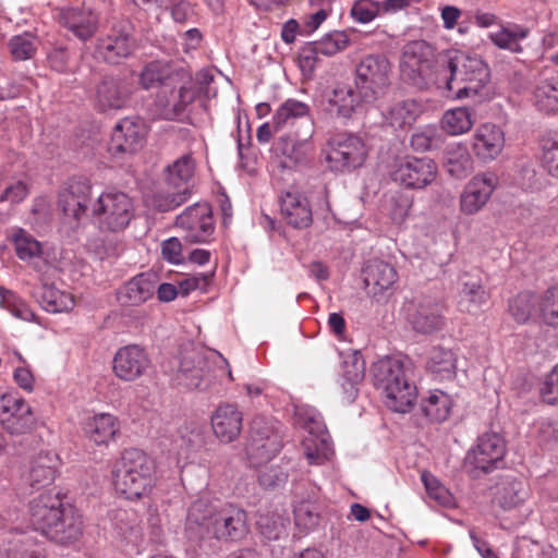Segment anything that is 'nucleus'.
<instances>
[{
  "label": "nucleus",
  "instance_id": "obj_1",
  "mask_svg": "<svg viewBox=\"0 0 558 558\" xmlns=\"http://www.w3.org/2000/svg\"><path fill=\"white\" fill-rule=\"evenodd\" d=\"M58 203L65 216L76 220L90 213L100 231H123L134 217L133 201L123 192L102 193L92 203V184L83 177L69 181Z\"/></svg>",
  "mask_w": 558,
  "mask_h": 558
},
{
  "label": "nucleus",
  "instance_id": "obj_2",
  "mask_svg": "<svg viewBox=\"0 0 558 558\" xmlns=\"http://www.w3.org/2000/svg\"><path fill=\"white\" fill-rule=\"evenodd\" d=\"M143 89L158 88L156 105L158 117L165 120L177 119L195 97L189 71L168 60H153L146 63L140 75Z\"/></svg>",
  "mask_w": 558,
  "mask_h": 558
},
{
  "label": "nucleus",
  "instance_id": "obj_3",
  "mask_svg": "<svg viewBox=\"0 0 558 558\" xmlns=\"http://www.w3.org/2000/svg\"><path fill=\"white\" fill-rule=\"evenodd\" d=\"M247 531V514L235 505L199 498L187 510L185 534L193 542L205 538L239 541Z\"/></svg>",
  "mask_w": 558,
  "mask_h": 558
},
{
  "label": "nucleus",
  "instance_id": "obj_4",
  "mask_svg": "<svg viewBox=\"0 0 558 558\" xmlns=\"http://www.w3.org/2000/svg\"><path fill=\"white\" fill-rule=\"evenodd\" d=\"M29 522L34 530L60 545L77 542L83 533L80 513L64 502L59 493L51 490L31 500Z\"/></svg>",
  "mask_w": 558,
  "mask_h": 558
},
{
  "label": "nucleus",
  "instance_id": "obj_5",
  "mask_svg": "<svg viewBox=\"0 0 558 558\" xmlns=\"http://www.w3.org/2000/svg\"><path fill=\"white\" fill-rule=\"evenodd\" d=\"M489 78L487 63L476 54L454 51L438 61L436 86L447 90L448 97L464 99L480 96Z\"/></svg>",
  "mask_w": 558,
  "mask_h": 558
},
{
  "label": "nucleus",
  "instance_id": "obj_6",
  "mask_svg": "<svg viewBox=\"0 0 558 558\" xmlns=\"http://www.w3.org/2000/svg\"><path fill=\"white\" fill-rule=\"evenodd\" d=\"M155 470L154 460L142 450H124L112 473L116 492L130 500L149 495L155 485Z\"/></svg>",
  "mask_w": 558,
  "mask_h": 558
},
{
  "label": "nucleus",
  "instance_id": "obj_7",
  "mask_svg": "<svg viewBox=\"0 0 558 558\" xmlns=\"http://www.w3.org/2000/svg\"><path fill=\"white\" fill-rule=\"evenodd\" d=\"M374 385L381 389L386 405L399 413L409 412L416 400V387L405 377L403 364L399 359L385 356L373 364Z\"/></svg>",
  "mask_w": 558,
  "mask_h": 558
},
{
  "label": "nucleus",
  "instance_id": "obj_8",
  "mask_svg": "<svg viewBox=\"0 0 558 558\" xmlns=\"http://www.w3.org/2000/svg\"><path fill=\"white\" fill-rule=\"evenodd\" d=\"M392 65L384 53H368L355 66V88L365 104L383 97L390 85Z\"/></svg>",
  "mask_w": 558,
  "mask_h": 558
},
{
  "label": "nucleus",
  "instance_id": "obj_9",
  "mask_svg": "<svg viewBox=\"0 0 558 558\" xmlns=\"http://www.w3.org/2000/svg\"><path fill=\"white\" fill-rule=\"evenodd\" d=\"M434 50L424 40H414L405 45L401 58V74L413 86L424 89L436 85L438 68L433 70Z\"/></svg>",
  "mask_w": 558,
  "mask_h": 558
},
{
  "label": "nucleus",
  "instance_id": "obj_10",
  "mask_svg": "<svg viewBox=\"0 0 558 558\" xmlns=\"http://www.w3.org/2000/svg\"><path fill=\"white\" fill-rule=\"evenodd\" d=\"M279 422L256 416L251 423L246 456L254 466H259L275 458L282 448V434Z\"/></svg>",
  "mask_w": 558,
  "mask_h": 558
},
{
  "label": "nucleus",
  "instance_id": "obj_11",
  "mask_svg": "<svg viewBox=\"0 0 558 558\" xmlns=\"http://www.w3.org/2000/svg\"><path fill=\"white\" fill-rule=\"evenodd\" d=\"M325 160L331 171L344 172L355 169L364 162L366 149L361 137L338 133L332 135L323 149Z\"/></svg>",
  "mask_w": 558,
  "mask_h": 558
},
{
  "label": "nucleus",
  "instance_id": "obj_12",
  "mask_svg": "<svg viewBox=\"0 0 558 558\" xmlns=\"http://www.w3.org/2000/svg\"><path fill=\"white\" fill-rule=\"evenodd\" d=\"M299 122L301 128L294 132L295 141L308 145L315 133V124L307 104L289 98L279 106L272 117V128L276 132L294 126Z\"/></svg>",
  "mask_w": 558,
  "mask_h": 558
},
{
  "label": "nucleus",
  "instance_id": "obj_13",
  "mask_svg": "<svg viewBox=\"0 0 558 558\" xmlns=\"http://www.w3.org/2000/svg\"><path fill=\"white\" fill-rule=\"evenodd\" d=\"M445 304L440 298L421 295L407 307V317L412 328L420 333L430 335L445 326Z\"/></svg>",
  "mask_w": 558,
  "mask_h": 558
},
{
  "label": "nucleus",
  "instance_id": "obj_14",
  "mask_svg": "<svg viewBox=\"0 0 558 558\" xmlns=\"http://www.w3.org/2000/svg\"><path fill=\"white\" fill-rule=\"evenodd\" d=\"M506 452V445L501 436L497 433H485L478 437L474 446L465 457V465L472 466L473 476L477 472L487 473L497 468Z\"/></svg>",
  "mask_w": 558,
  "mask_h": 558
},
{
  "label": "nucleus",
  "instance_id": "obj_15",
  "mask_svg": "<svg viewBox=\"0 0 558 558\" xmlns=\"http://www.w3.org/2000/svg\"><path fill=\"white\" fill-rule=\"evenodd\" d=\"M175 226L184 231V239L187 242H206L215 230L210 206L206 203H196L187 207L177 217Z\"/></svg>",
  "mask_w": 558,
  "mask_h": 558
},
{
  "label": "nucleus",
  "instance_id": "obj_16",
  "mask_svg": "<svg viewBox=\"0 0 558 558\" xmlns=\"http://www.w3.org/2000/svg\"><path fill=\"white\" fill-rule=\"evenodd\" d=\"M436 173L432 159L405 157L396 165L391 179L409 189H423L435 180Z\"/></svg>",
  "mask_w": 558,
  "mask_h": 558
},
{
  "label": "nucleus",
  "instance_id": "obj_17",
  "mask_svg": "<svg viewBox=\"0 0 558 558\" xmlns=\"http://www.w3.org/2000/svg\"><path fill=\"white\" fill-rule=\"evenodd\" d=\"M210 362L201 351L191 350L182 354L175 374L179 385L189 389H207L210 386Z\"/></svg>",
  "mask_w": 558,
  "mask_h": 558
},
{
  "label": "nucleus",
  "instance_id": "obj_18",
  "mask_svg": "<svg viewBox=\"0 0 558 558\" xmlns=\"http://www.w3.org/2000/svg\"><path fill=\"white\" fill-rule=\"evenodd\" d=\"M130 96L131 87L124 77L106 75L95 86L93 100L100 112H111L124 108Z\"/></svg>",
  "mask_w": 558,
  "mask_h": 558
},
{
  "label": "nucleus",
  "instance_id": "obj_19",
  "mask_svg": "<svg viewBox=\"0 0 558 558\" xmlns=\"http://www.w3.org/2000/svg\"><path fill=\"white\" fill-rule=\"evenodd\" d=\"M498 178L493 172L474 175L460 195V210L468 216L478 213L497 187Z\"/></svg>",
  "mask_w": 558,
  "mask_h": 558
},
{
  "label": "nucleus",
  "instance_id": "obj_20",
  "mask_svg": "<svg viewBox=\"0 0 558 558\" xmlns=\"http://www.w3.org/2000/svg\"><path fill=\"white\" fill-rule=\"evenodd\" d=\"M0 423L11 434L28 433L34 424L35 417L31 405L23 399L13 396L0 398Z\"/></svg>",
  "mask_w": 558,
  "mask_h": 558
},
{
  "label": "nucleus",
  "instance_id": "obj_21",
  "mask_svg": "<svg viewBox=\"0 0 558 558\" xmlns=\"http://www.w3.org/2000/svg\"><path fill=\"white\" fill-rule=\"evenodd\" d=\"M146 126L142 120L125 118L113 129L109 150L113 155L133 154L144 145Z\"/></svg>",
  "mask_w": 558,
  "mask_h": 558
},
{
  "label": "nucleus",
  "instance_id": "obj_22",
  "mask_svg": "<svg viewBox=\"0 0 558 558\" xmlns=\"http://www.w3.org/2000/svg\"><path fill=\"white\" fill-rule=\"evenodd\" d=\"M135 48V39L128 28L113 27L105 37L98 39L96 53L104 61L118 64L129 58Z\"/></svg>",
  "mask_w": 558,
  "mask_h": 558
},
{
  "label": "nucleus",
  "instance_id": "obj_23",
  "mask_svg": "<svg viewBox=\"0 0 558 558\" xmlns=\"http://www.w3.org/2000/svg\"><path fill=\"white\" fill-rule=\"evenodd\" d=\"M149 357L145 349L137 344L120 348L113 357V372L124 381H133L145 374L149 367Z\"/></svg>",
  "mask_w": 558,
  "mask_h": 558
},
{
  "label": "nucleus",
  "instance_id": "obj_24",
  "mask_svg": "<svg viewBox=\"0 0 558 558\" xmlns=\"http://www.w3.org/2000/svg\"><path fill=\"white\" fill-rule=\"evenodd\" d=\"M398 280L395 267L380 259L369 260L363 269V281L367 293L377 301L391 293Z\"/></svg>",
  "mask_w": 558,
  "mask_h": 558
},
{
  "label": "nucleus",
  "instance_id": "obj_25",
  "mask_svg": "<svg viewBox=\"0 0 558 558\" xmlns=\"http://www.w3.org/2000/svg\"><path fill=\"white\" fill-rule=\"evenodd\" d=\"M215 436L223 444L238 439L242 430L243 414L236 404L221 403L211 414Z\"/></svg>",
  "mask_w": 558,
  "mask_h": 558
},
{
  "label": "nucleus",
  "instance_id": "obj_26",
  "mask_svg": "<svg viewBox=\"0 0 558 558\" xmlns=\"http://www.w3.org/2000/svg\"><path fill=\"white\" fill-rule=\"evenodd\" d=\"M156 286L157 276L143 272L125 282L119 289L117 299L124 306H137L153 298Z\"/></svg>",
  "mask_w": 558,
  "mask_h": 558
},
{
  "label": "nucleus",
  "instance_id": "obj_27",
  "mask_svg": "<svg viewBox=\"0 0 558 558\" xmlns=\"http://www.w3.org/2000/svg\"><path fill=\"white\" fill-rule=\"evenodd\" d=\"M280 211L288 225L296 229L311 226L312 208L307 198L296 191H287L280 198Z\"/></svg>",
  "mask_w": 558,
  "mask_h": 558
},
{
  "label": "nucleus",
  "instance_id": "obj_28",
  "mask_svg": "<svg viewBox=\"0 0 558 558\" xmlns=\"http://www.w3.org/2000/svg\"><path fill=\"white\" fill-rule=\"evenodd\" d=\"M362 102H365L355 87L338 85L327 97L324 110L331 117L348 120Z\"/></svg>",
  "mask_w": 558,
  "mask_h": 558
},
{
  "label": "nucleus",
  "instance_id": "obj_29",
  "mask_svg": "<svg viewBox=\"0 0 558 558\" xmlns=\"http://www.w3.org/2000/svg\"><path fill=\"white\" fill-rule=\"evenodd\" d=\"M505 146V134L500 126L484 123L476 129L473 136V149L484 161L495 159Z\"/></svg>",
  "mask_w": 558,
  "mask_h": 558
},
{
  "label": "nucleus",
  "instance_id": "obj_30",
  "mask_svg": "<svg viewBox=\"0 0 558 558\" xmlns=\"http://www.w3.org/2000/svg\"><path fill=\"white\" fill-rule=\"evenodd\" d=\"M60 23L78 39L86 41L97 31L98 16L89 9H62L59 14Z\"/></svg>",
  "mask_w": 558,
  "mask_h": 558
},
{
  "label": "nucleus",
  "instance_id": "obj_31",
  "mask_svg": "<svg viewBox=\"0 0 558 558\" xmlns=\"http://www.w3.org/2000/svg\"><path fill=\"white\" fill-rule=\"evenodd\" d=\"M59 462L54 452H39L31 463L26 483L36 490L49 486L56 478Z\"/></svg>",
  "mask_w": 558,
  "mask_h": 558
},
{
  "label": "nucleus",
  "instance_id": "obj_32",
  "mask_svg": "<svg viewBox=\"0 0 558 558\" xmlns=\"http://www.w3.org/2000/svg\"><path fill=\"white\" fill-rule=\"evenodd\" d=\"M120 430L118 418L109 413H99L88 417L83 424V432L95 445H108Z\"/></svg>",
  "mask_w": 558,
  "mask_h": 558
},
{
  "label": "nucleus",
  "instance_id": "obj_33",
  "mask_svg": "<svg viewBox=\"0 0 558 558\" xmlns=\"http://www.w3.org/2000/svg\"><path fill=\"white\" fill-rule=\"evenodd\" d=\"M459 307L462 312L475 314L488 300V292L476 275L463 274L460 277Z\"/></svg>",
  "mask_w": 558,
  "mask_h": 558
},
{
  "label": "nucleus",
  "instance_id": "obj_34",
  "mask_svg": "<svg viewBox=\"0 0 558 558\" xmlns=\"http://www.w3.org/2000/svg\"><path fill=\"white\" fill-rule=\"evenodd\" d=\"M530 29L523 25L504 22L498 24V28L488 34V39L499 49L512 53H522L521 41L527 38Z\"/></svg>",
  "mask_w": 558,
  "mask_h": 558
},
{
  "label": "nucleus",
  "instance_id": "obj_35",
  "mask_svg": "<svg viewBox=\"0 0 558 558\" xmlns=\"http://www.w3.org/2000/svg\"><path fill=\"white\" fill-rule=\"evenodd\" d=\"M532 100L538 111L558 112V75L541 77L534 86Z\"/></svg>",
  "mask_w": 558,
  "mask_h": 558
},
{
  "label": "nucleus",
  "instance_id": "obj_36",
  "mask_svg": "<svg viewBox=\"0 0 558 558\" xmlns=\"http://www.w3.org/2000/svg\"><path fill=\"white\" fill-rule=\"evenodd\" d=\"M453 400L450 395L434 389L428 391L427 396L421 399V411L430 421L440 423L446 421L451 412Z\"/></svg>",
  "mask_w": 558,
  "mask_h": 558
},
{
  "label": "nucleus",
  "instance_id": "obj_37",
  "mask_svg": "<svg viewBox=\"0 0 558 558\" xmlns=\"http://www.w3.org/2000/svg\"><path fill=\"white\" fill-rule=\"evenodd\" d=\"M41 307L50 313L68 312L74 307L73 296L52 284L43 283L35 292Z\"/></svg>",
  "mask_w": 558,
  "mask_h": 558
},
{
  "label": "nucleus",
  "instance_id": "obj_38",
  "mask_svg": "<svg viewBox=\"0 0 558 558\" xmlns=\"http://www.w3.org/2000/svg\"><path fill=\"white\" fill-rule=\"evenodd\" d=\"M35 541L27 532L12 530L5 532L0 544V551L5 558H27L32 555Z\"/></svg>",
  "mask_w": 558,
  "mask_h": 558
},
{
  "label": "nucleus",
  "instance_id": "obj_39",
  "mask_svg": "<svg viewBox=\"0 0 558 558\" xmlns=\"http://www.w3.org/2000/svg\"><path fill=\"white\" fill-rule=\"evenodd\" d=\"M302 447L310 464H324L333 453L328 432L307 434L302 441Z\"/></svg>",
  "mask_w": 558,
  "mask_h": 558
},
{
  "label": "nucleus",
  "instance_id": "obj_40",
  "mask_svg": "<svg viewBox=\"0 0 558 558\" xmlns=\"http://www.w3.org/2000/svg\"><path fill=\"white\" fill-rule=\"evenodd\" d=\"M426 368L440 379H450L456 375V354L444 347H434L428 351Z\"/></svg>",
  "mask_w": 558,
  "mask_h": 558
},
{
  "label": "nucleus",
  "instance_id": "obj_41",
  "mask_svg": "<svg viewBox=\"0 0 558 558\" xmlns=\"http://www.w3.org/2000/svg\"><path fill=\"white\" fill-rule=\"evenodd\" d=\"M262 535L270 541H276L287 534L290 519L284 510L260 512L256 521Z\"/></svg>",
  "mask_w": 558,
  "mask_h": 558
},
{
  "label": "nucleus",
  "instance_id": "obj_42",
  "mask_svg": "<svg viewBox=\"0 0 558 558\" xmlns=\"http://www.w3.org/2000/svg\"><path fill=\"white\" fill-rule=\"evenodd\" d=\"M10 240L14 245L16 256L23 262H31L43 255V245L31 233L22 228L12 231Z\"/></svg>",
  "mask_w": 558,
  "mask_h": 558
},
{
  "label": "nucleus",
  "instance_id": "obj_43",
  "mask_svg": "<svg viewBox=\"0 0 558 558\" xmlns=\"http://www.w3.org/2000/svg\"><path fill=\"white\" fill-rule=\"evenodd\" d=\"M195 169V162L191 155H183L166 169V180L174 189L187 187Z\"/></svg>",
  "mask_w": 558,
  "mask_h": 558
},
{
  "label": "nucleus",
  "instance_id": "obj_44",
  "mask_svg": "<svg viewBox=\"0 0 558 558\" xmlns=\"http://www.w3.org/2000/svg\"><path fill=\"white\" fill-rule=\"evenodd\" d=\"M442 129L450 135H461L469 132L473 124V112L466 107L448 110L441 120Z\"/></svg>",
  "mask_w": 558,
  "mask_h": 558
},
{
  "label": "nucleus",
  "instance_id": "obj_45",
  "mask_svg": "<svg viewBox=\"0 0 558 558\" xmlns=\"http://www.w3.org/2000/svg\"><path fill=\"white\" fill-rule=\"evenodd\" d=\"M447 171L456 179L465 178L473 170V159L465 146H451L447 149Z\"/></svg>",
  "mask_w": 558,
  "mask_h": 558
},
{
  "label": "nucleus",
  "instance_id": "obj_46",
  "mask_svg": "<svg viewBox=\"0 0 558 558\" xmlns=\"http://www.w3.org/2000/svg\"><path fill=\"white\" fill-rule=\"evenodd\" d=\"M420 113V106L414 100H402L395 104L388 111L386 120L395 129L412 124Z\"/></svg>",
  "mask_w": 558,
  "mask_h": 558
},
{
  "label": "nucleus",
  "instance_id": "obj_47",
  "mask_svg": "<svg viewBox=\"0 0 558 558\" xmlns=\"http://www.w3.org/2000/svg\"><path fill=\"white\" fill-rule=\"evenodd\" d=\"M38 45V38L32 33L15 35L8 43L9 50L16 61L32 59L37 51Z\"/></svg>",
  "mask_w": 558,
  "mask_h": 558
},
{
  "label": "nucleus",
  "instance_id": "obj_48",
  "mask_svg": "<svg viewBox=\"0 0 558 558\" xmlns=\"http://www.w3.org/2000/svg\"><path fill=\"white\" fill-rule=\"evenodd\" d=\"M543 322L551 327H558V283L548 288L537 300Z\"/></svg>",
  "mask_w": 558,
  "mask_h": 558
},
{
  "label": "nucleus",
  "instance_id": "obj_49",
  "mask_svg": "<svg viewBox=\"0 0 558 558\" xmlns=\"http://www.w3.org/2000/svg\"><path fill=\"white\" fill-rule=\"evenodd\" d=\"M0 306L10 312L14 317L32 322L35 318V314L21 298L15 295L12 291L0 287Z\"/></svg>",
  "mask_w": 558,
  "mask_h": 558
},
{
  "label": "nucleus",
  "instance_id": "obj_50",
  "mask_svg": "<svg viewBox=\"0 0 558 558\" xmlns=\"http://www.w3.org/2000/svg\"><path fill=\"white\" fill-rule=\"evenodd\" d=\"M527 493L520 481H508L498 490L497 500L504 509H511L525 500Z\"/></svg>",
  "mask_w": 558,
  "mask_h": 558
},
{
  "label": "nucleus",
  "instance_id": "obj_51",
  "mask_svg": "<svg viewBox=\"0 0 558 558\" xmlns=\"http://www.w3.org/2000/svg\"><path fill=\"white\" fill-rule=\"evenodd\" d=\"M349 43L348 35L340 31L328 33L319 40L313 41L316 51L328 57L344 50Z\"/></svg>",
  "mask_w": 558,
  "mask_h": 558
},
{
  "label": "nucleus",
  "instance_id": "obj_52",
  "mask_svg": "<svg viewBox=\"0 0 558 558\" xmlns=\"http://www.w3.org/2000/svg\"><path fill=\"white\" fill-rule=\"evenodd\" d=\"M536 303L535 296L530 292H522L509 303L510 315L519 323L529 320Z\"/></svg>",
  "mask_w": 558,
  "mask_h": 558
},
{
  "label": "nucleus",
  "instance_id": "obj_53",
  "mask_svg": "<svg viewBox=\"0 0 558 558\" xmlns=\"http://www.w3.org/2000/svg\"><path fill=\"white\" fill-rule=\"evenodd\" d=\"M379 15V1L377 0H354L350 9V17L359 24H368Z\"/></svg>",
  "mask_w": 558,
  "mask_h": 558
},
{
  "label": "nucleus",
  "instance_id": "obj_54",
  "mask_svg": "<svg viewBox=\"0 0 558 558\" xmlns=\"http://www.w3.org/2000/svg\"><path fill=\"white\" fill-rule=\"evenodd\" d=\"M422 482L430 499L442 507H452L454 499L451 493L433 475L423 473Z\"/></svg>",
  "mask_w": 558,
  "mask_h": 558
},
{
  "label": "nucleus",
  "instance_id": "obj_55",
  "mask_svg": "<svg viewBox=\"0 0 558 558\" xmlns=\"http://www.w3.org/2000/svg\"><path fill=\"white\" fill-rule=\"evenodd\" d=\"M343 378L352 380V383H361L365 376V362L359 351L349 353L342 363Z\"/></svg>",
  "mask_w": 558,
  "mask_h": 558
},
{
  "label": "nucleus",
  "instance_id": "obj_56",
  "mask_svg": "<svg viewBox=\"0 0 558 558\" xmlns=\"http://www.w3.org/2000/svg\"><path fill=\"white\" fill-rule=\"evenodd\" d=\"M543 166L550 175L558 178V133L543 140Z\"/></svg>",
  "mask_w": 558,
  "mask_h": 558
},
{
  "label": "nucleus",
  "instance_id": "obj_57",
  "mask_svg": "<svg viewBox=\"0 0 558 558\" xmlns=\"http://www.w3.org/2000/svg\"><path fill=\"white\" fill-rule=\"evenodd\" d=\"M293 512L295 525L301 532H308L318 523L316 509L308 501H303L295 506Z\"/></svg>",
  "mask_w": 558,
  "mask_h": 558
},
{
  "label": "nucleus",
  "instance_id": "obj_58",
  "mask_svg": "<svg viewBox=\"0 0 558 558\" xmlns=\"http://www.w3.org/2000/svg\"><path fill=\"white\" fill-rule=\"evenodd\" d=\"M189 197V187L179 189L178 192H160L154 197L155 207L162 213L181 206Z\"/></svg>",
  "mask_w": 558,
  "mask_h": 558
},
{
  "label": "nucleus",
  "instance_id": "obj_59",
  "mask_svg": "<svg viewBox=\"0 0 558 558\" xmlns=\"http://www.w3.org/2000/svg\"><path fill=\"white\" fill-rule=\"evenodd\" d=\"M295 415L308 434L327 432L320 414L315 409L301 407L296 409Z\"/></svg>",
  "mask_w": 558,
  "mask_h": 558
},
{
  "label": "nucleus",
  "instance_id": "obj_60",
  "mask_svg": "<svg viewBox=\"0 0 558 558\" xmlns=\"http://www.w3.org/2000/svg\"><path fill=\"white\" fill-rule=\"evenodd\" d=\"M162 258L173 265L182 264L185 259L181 241L175 238H169L161 242Z\"/></svg>",
  "mask_w": 558,
  "mask_h": 558
},
{
  "label": "nucleus",
  "instance_id": "obj_61",
  "mask_svg": "<svg viewBox=\"0 0 558 558\" xmlns=\"http://www.w3.org/2000/svg\"><path fill=\"white\" fill-rule=\"evenodd\" d=\"M288 473L281 466H270L262 470L258 482L265 488H275L286 483Z\"/></svg>",
  "mask_w": 558,
  "mask_h": 558
},
{
  "label": "nucleus",
  "instance_id": "obj_62",
  "mask_svg": "<svg viewBox=\"0 0 558 558\" xmlns=\"http://www.w3.org/2000/svg\"><path fill=\"white\" fill-rule=\"evenodd\" d=\"M181 441L187 452L194 451L203 446L204 435L196 426H185L181 429Z\"/></svg>",
  "mask_w": 558,
  "mask_h": 558
},
{
  "label": "nucleus",
  "instance_id": "obj_63",
  "mask_svg": "<svg viewBox=\"0 0 558 558\" xmlns=\"http://www.w3.org/2000/svg\"><path fill=\"white\" fill-rule=\"evenodd\" d=\"M319 54L320 53L314 48L313 43L306 44L301 49L299 56V65L303 73L311 74L315 70Z\"/></svg>",
  "mask_w": 558,
  "mask_h": 558
},
{
  "label": "nucleus",
  "instance_id": "obj_64",
  "mask_svg": "<svg viewBox=\"0 0 558 558\" xmlns=\"http://www.w3.org/2000/svg\"><path fill=\"white\" fill-rule=\"evenodd\" d=\"M542 396L545 402L558 404V366L548 374L542 388Z\"/></svg>",
  "mask_w": 558,
  "mask_h": 558
}]
</instances>
